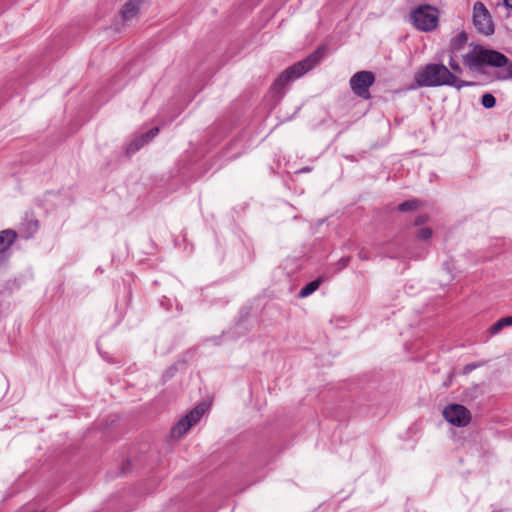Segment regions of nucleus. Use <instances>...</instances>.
<instances>
[{
    "label": "nucleus",
    "instance_id": "1",
    "mask_svg": "<svg viewBox=\"0 0 512 512\" xmlns=\"http://www.w3.org/2000/svg\"><path fill=\"white\" fill-rule=\"evenodd\" d=\"M463 64L471 71L481 72L485 67L502 68L504 75L502 79L512 77V63L503 53L488 49L482 45H475L463 56Z\"/></svg>",
    "mask_w": 512,
    "mask_h": 512
},
{
    "label": "nucleus",
    "instance_id": "2",
    "mask_svg": "<svg viewBox=\"0 0 512 512\" xmlns=\"http://www.w3.org/2000/svg\"><path fill=\"white\" fill-rule=\"evenodd\" d=\"M418 87L452 86L460 90L463 87L471 86V82L459 80L443 64H427L414 76Z\"/></svg>",
    "mask_w": 512,
    "mask_h": 512
},
{
    "label": "nucleus",
    "instance_id": "3",
    "mask_svg": "<svg viewBox=\"0 0 512 512\" xmlns=\"http://www.w3.org/2000/svg\"><path fill=\"white\" fill-rule=\"evenodd\" d=\"M324 53L325 47H319L305 59L286 68L273 82L272 91L282 94L293 81L312 70L320 62Z\"/></svg>",
    "mask_w": 512,
    "mask_h": 512
},
{
    "label": "nucleus",
    "instance_id": "4",
    "mask_svg": "<svg viewBox=\"0 0 512 512\" xmlns=\"http://www.w3.org/2000/svg\"><path fill=\"white\" fill-rule=\"evenodd\" d=\"M409 20L417 30L431 32L438 27L439 10L429 4L419 5L411 10Z\"/></svg>",
    "mask_w": 512,
    "mask_h": 512
},
{
    "label": "nucleus",
    "instance_id": "5",
    "mask_svg": "<svg viewBox=\"0 0 512 512\" xmlns=\"http://www.w3.org/2000/svg\"><path fill=\"white\" fill-rule=\"evenodd\" d=\"M375 82V75L371 71H359L355 73L349 81L352 92L365 100L370 99L369 88Z\"/></svg>",
    "mask_w": 512,
    "mask_h": 512
},
{
    "label": "nucleus",
    "instance_id": "6",
    "mask_svg": "<svg viewBox=\"0 0 512 512\" xmlns=\"http://www.w3.org/2000/svg\"><path fill=\"white\" fill-rule=\"evenodd\" d=\"M473 23L477 31L489 36L494 33V24L486 6L478 1L473 6Z\"/></svg>",
    "mask_w": 512,
    "mask_h": 512
},
{
    "label": "nucleus",
    "instance_id": "7",
    "mask_svg": "<svg viewBox=\"0 0 512 512\" xmlns=\"http://www.w3.org/2000/svg\"><path fill=\"white\" fill-rule=\"evenodd\" d=\"M205 404L197 405L186 416L181 418L171 429V436L173 438H180L184 435L193 425L200 421L205 413Z\"/></svg>",
    "mask_w": 512,
    "mask_h": 512
},
{
    "label": "nucleus",
    "instance_id": "8",
    "mask_svg": "<svg viewBox=\"0 0 512 512\" xmlns=\"http://www.w3.org/2000/svg\"><path fill=\"white\" fill-rule=\"evenodd\" d=\"M444 419L453 426L465 427L471 421V412L461 404H449L443 410Z\"/></svg>",
    "mask_w": 512,
    "mask_h": 512
},
{
    "label": "nucleus",
    "instance_id": "9",
    "mask_svg": "<svg viewBox=\"0 0 512 512\" xmlns=\"http://www.w3.org/2000/svg\"><path fill=\"white\" fill-rule=\"evenodd\" d=\"M142 0H129L121 10V18L124 22L134 19L139 11Z\"/></svg>",
    "mask_w": 512,
    "mask_h": 512
},
{
    "label": "nucleus",
    "instance_id": "10",
    "mask_svg": "<svg viewBox=\"0 0 512 512\" xmlns=\"http://www.w3.org/2000/svg\"><path fill=\"white\" fill-rule=\"evenodd\" d=\"M468 40V35L465 31L459 32L456 36H454L449 45V50L451 54H455L462 50L464 46L466 45Z\"/></svg>",
    "mask_w": 512,
    "mask_h": 512
},
{
    "label": "nucleus",
    "instance_id": "11",
    "mask_svg": "<svg viewBox=\"0 0 512 512\" xmlns=\"http://www.w3.org/2000/svg\"><path fill=\"white\" fill-rule=\"evenodd\" d=\"M16 232L10 229L0 233V253L5 252L16 239Z\"/></svg>",
    "mask_w": 512,
    "mask_h": 512
},
{
    "label": "nucleus",
    "instance_id": "12",
    "mask_svg": "<svg viewBox=\"0 0 512 512\" xmlns=\"http://www.w3.org/2000/svg\"><path fill=\"white\" fill-rule=\"evenodd\" d=\"M323 282L322 278L315 279L308 284H306L301 290L299 291V297L300 298H306L310 296L312 293H314Z\"/></svg>",
    "mask_w": 512,
    "mask_h": 512
},
{
    "label": "nucleus",
    "instance_id": "13",
    "mask_svg": "<svg viewBox=\"0 0 512 512\" xmlns=\"http://www.w3.org/2000/svg\"><path fill=\"white\" fill-rule=\"evenodd\" d=\"M512 325V316L504 317L495 322L490 328L491 335L498 334L503 328Z\"/></svg>",
    "mask_w": 512,
    "mask_h": 512
},
{
    "label": "nucleus",
    "instance_id": "14",
    "mask_svg": "<svg viewBox=\"0 0 512 512\" xmlns=\"http://www.w3.org/2000/svg\"><path fill=\"white\" fill-rule=\"evenodd\" d=\"M147 143V140H144V137H138L134 139L127 147V153L131 154L138 151Z\"/></svg>",
    "mask_w": 512,
    "mask_h": 512
},
{
    "label": "nucleus",
    "instance_id": "15",
    "mask_svg": "<svg viewBox=\"0 0 512 512\" xmlns=\"http://www.w3.org/2000/svg\"><path fill=\"white\" fill-rule=\"evenodd\" d=\"M419 201L418 200H408V201H405L401 204H399L398 206V210L401 211V212H408V211H412V210H415L418 208L419 206Z\"/></svg>",
    "mask_w": 512,
    "mask_h": 512
},
{
    "label": "nucleus",
    "instance_id": "16",
    "mask_svg": "<svg viewBox=\"0 0 512 512\" xmlns=\"http://www.w3.org/2000/svg\"><path fill=\"white\" fill-rule=\"evenodd\" d=\"M481 104L484 108H493L496 104V98L492 94L486 93L481 98Z\"/></svg>",
    "mask_w": 512,
    "mask_h": 512
},
{
    "label": "nucleus",
    "instance_id": "17",
    "mask_svg": "<svg viewBox=\"0 0 512 512\" xmlns=\"http://www.w3.org/2000/svg\"><path fill=\"white\" fill-rule=\"evenodd\" d=\"M432 236V230L428 227H425V228H421L419 230V232L417 233V239L421 240V241H426L428 239H430Z\"/></svg>",
    "mask_w": 512,
    "mask_h": 512
},
{
    "label": "nucleus",
    "instance_id": "18",
    "mask_svg": "<svg viewBox=\"0 0 512 512\" xmlns=\"http://www.w3.org/2000/svg\"><path fill=\"white\" fill-rule=\"evenodd\" d=\"M483 364H484V362H472V363H469V364L464 366L463 373L464 374H469L473 370H475L476 368L481 367Z\"/></svg>",
    "mask_w": 512,
    "mask_h": 512
},
{
    "label": "nucleus",
    "instance_id": "19",
    "mask_svg": "<svg viewBox=\"0 0 512 512\" xmlns=\"http://www.w3.org/2000/svg\"><path fill=\"white\" fill-rule=\"evenodd\" d=\"M449 66L451 67L454 73H462V68L460 64L455 60L453 54L450 55Z\"/></svg>",
    "mask_w": 512,
    "mask_h": 512
},
{
    "label": "nucleus",
    "instance_id": "20",
    "mask_svg": "<svg viewBox=\"0 0 512 512\" xmlns=\"http://www.w3.org/2000/svg\"><path fill=\"white\" fill-rule=\"evenodd\" d=\"M159 133V128L158 127H154L152 129H150L148 132H146L145 134L141 135V137H144V140H147V143L149 141H151L157 134Z\"/></svg>",
    "mask_w": 512,
    "mask_h": 512
},
{
    "label": "nucleus",
    "instance_id": "21",
    "mask_svg": "<svg viewBox=\"0 0 512 512\" xmlns=\"http://www.w3.org/2000/svg\"><path fill=\"white\" fill-rule=\"evenodd\" d=\"M428 217L426 215H420L415 219L414 225L419 226L427 221Z\"/></svg>",
    "mask_w": 512,
    "mask_h": 512
},
{
    "label": "nucleus",
    "instance_id": "22",
    "mask_svg": "<svg viewBox=\"0 0 512 512\" xmlns=\"http://www.w3.org/2000/svg\"><path fill=\"white\" fill-rule=\"evenodd\" d=\"M504 5L506 6V8L512 10V0H504Z\"/></svg>",
    "mask_w": 512,
    "mask_h": 512
},
{
    "label": "nucleus",
    "instance_id": "23",
    "mask_svg": "<svg viewBox=\"0 0 512 512\" xmlns=\"http://www.w3.org/2000/svg\"><path fill=\"white\" fill-rule=\"evenodd\" d=\"M359 257H360L361 259H364V260H367V259H368V257H367L365 254H363L362 252H361V253H359Z\"/></svg>",
    "mask_w": 512,
    "mask_h": 512
},
{
    "label": "nucleus",
    "instance_id": "24",
    "mask_svg": "<svg viewBox=\"0 0 512 512\" xmlns=\"http://www.w3.org/2000/svg\"><path fill=\"white\" fill-rule=\"evenodd\" d=\"M33 225H34V227L37 226L38 225V221L34 220Z\"/></svg>",
    "mask_w": 512,
    "mask_h": 512
},
{
    "label": "nucleus",
    "instance_id": "25",
    "mask_svg": "<svg viewBox=\"0 0 512 512\" xmlns=\"http://www.w3.org/2000/svg\"><path fill=\"white\" fill-rule=\"evenodd\" d=\"M34 512H36V511L34 510Z\"/></svg>",
    "mask_w": 512,
    "mask_h": 512
}]
</instances>
